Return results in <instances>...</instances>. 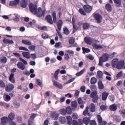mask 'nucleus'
Listing matches in <instances>:
<instances>
[{
	"label": "nucleus",
	"mask_w": 125,
	"mask_h": 125,
	"mask_svg": "<svg viewBox=\"0 0 125 125\" xmlns=\"http://www.w3.org/2000/svg\"><path fill=\"white\" fill-rule=\"evenodd\" d=\"M8 119L9 121V124H11L12 122H14L13 120L15 119V114L13 112H11L9 113Z\"/></svg>",
	"instance_id": "f8f14e48"
},
{
	"label": "nucleus",
	"mask_w": 125,
	"mask_h": 125,
	"mask_svg": "<svg viewBox=\"0 0 125 125\" xmlns=\"http://www.w3.org/2000/svg\"><path fill=\"white\" fill-rule=\"evenodd\" d=\"M45 20L47 21V22L50 24V25H52L53 24V21H52V17L50 15H47L45 17Z\"/></svg>",
	"instance_id": "2eb2a0df"
},
{
	"label": "nucleus",
	"mask_w": 125,
	"mask_h": 125,
	"mask_svg": "<svg viewBox=\"0 0 125 125\" xmlns=\"http://www.w3.org/2000/svg\"><path fill=\"white\" fill-rule=\"evenodd\" d=\"M94 18L97 23H100L102 22V16L98 13H94L93 14Z\"/></svg>",
	"instance_id": "39448f33"
},
{
	"label": "nucleus",
	"mask_w": 125,
	"mask_h": 125,
	"mask_svg": "<svg viewBox=\"0 0 125 125\" xmlns=\"http://www.w3.org/2000/svg\"><path fill=\"white\" fill-rule=\"evenodd\" d=\"M105 9L107 10L108 12H111L112 11V6L111 5V4L110 3H107L105 4Z\"/></svg>",
	"instance_id": "c85d7f7f"
},
{
	"label": "nucleus",
	"mask_w": 125,
	"mask_h": 125,
	"mask_svg": "<svg viewBox=\"0 0 125 125\" xmlns=\"http://www.w3.org/2000/svg\"><path fill=\"white\" fill-rule=\"evenodd\" d=\"M0 87L1 88H3L4 87H5V83L2 80H0Z\"/></svg>",
	"instance_id": "09e8293b"
},
{
	"label": "nucleus",
	"mask_w": 125,
	"mask_h": 125,
	"mask_svg": "<svg viewBox=\"0 0 125 125\" xmlns=\"http://www.w3.org/2000/svg\"><path fill=\"white\" fill-rule=\"evenodd\" d=\"M92 99V101L94 103H96L98 100V96L94 97Z\"/></svg>",
	"instance_id": "69168bd1"
},
{
	"label": "nucleus",
	"mask_w": 125,
	"mask_h": 125,
	"mask_svg": "<svg viewBox=\"0 0 125 125\" xmlns=\"http://www.w3.org/2000/svg\"><path fill=\"white\" fill-rule=\"evenodd\" d=\"M98 93V92L97 91H93L90 94L91 98L93 97H96V96H98V95H97Z\"/></svg>",
	"instance_id": "79ce46f5"
},
{
	"label": "nucleus",
	"mask_w": 125,
	"mask_h": 125,
	"mask_svg": "<svg viewBox=\"0 0 125 125\" xmlns=\"http://www.w3.org/2000/svg\"><path fill=\"white\" fill-rule=\"evenodd\" d=\"M9 80L11 83H15V78H14V73H11L10 75V76L9 77Z\"/></svg>",
	"instance_id": "393cba45"
},
{
	"label": "nucleus",
	"mask_w": 125,
	"mask_h": 125,
	"mask_svg": "<svg viewBox=\"0 0 125 125\" xmlns=\"http://www.w3.org/2000/svg\"><path fill=\"white\" fill-rule=\"evenodd\" d=\"M42 37L43 40H46V39H49V36H48L47 34H42Z\"/></svg>",
	"instance_id": "bf43d9fd"
},
{
	"label": "nucleus",
	"mask_w": 125,
	"mask_h": 125,
	"mask_svg": "<svg viewBox=\"0 0 125 125\" xmlns=\"http://www.w3.org/2000/svg\"><path fill=\"white\" fill-rule=\"evenodd\" d=\"M100 109L102 111H105V110L107 109V106L104 104H103L100 106Z\"/></svg>",
	"instance_id": "e2e57ef3"
},
{
	"label": "nucleus",
	"mask_w": 125,
	"mask_h": 125,
	"mask_svg": "<svg viewBox=\"0 0 125 125\" xmlns=\"http://www.w3.org/2000/svg\"><path fill=\"white\" fill-rule=\"evenodd\" d=\"M59 72H60V69H58L55 72L54 78H55L56 81L58 80V75L59 74Z\"/></svg>",
	"instance_id": "c9c22d12"
},
{
	"label": "nucleus",
	"mask_w": 125,
	"mask_h": 125,
	"mask_svg": "<svg viewBox=\"0 0 125 125\" xmlns=\"http://www.w3.org/2000/svg\"><path fill=\"white\" fill-rule=\"evenodd\" d=\"M89 28H90V25L89 24V23H87L86 22L83 23V30H88Z\"/></svg>",
	"instance_id": "2f4dec72"
},
{
	"label": "nucleus",
	"mask_w": 125,
	"mask_h": 125,
	"mask_svg": "<svg viewBox=\"0 0 125 125\" xmlns=\"http://www.w3.org/2000/svg\"><path fill=\"white\" fill-rule=\"evenodd\" d=\"M17 66L19 69L22 70V71H24V70H25V65H24V63L21 62H19Z\"/></svg>",
	"instance_id": "a211bd4d"
},
{
	"label": "nucleus",
	"mask_w": 125,
	"mask_h": 125,
	"mask_svg": "<svg viewBox=\"0 0 125 125\" xmlns=\"http://www.w3.org/2000/svg\"><path fill=\"white\" fill-rule=\"evenodd\" d=\"M36 83H37V85H39V86H40L41 87H42V82H41L40 79H37L36 80Z\"/></svg>",
	"instance_id": "8fccbe9b"
},
{
	"label": "nucleus",
	"mask_w": 125,
	"mask_h": 125,
	"mask_svg": "<svg viewBox=\"0 0 125 125\" xmlns=\"http://www.w3.org/2000/svg\"><path fill=\"white\" fill-rule=\"evenodd\" d=\"M90 117H84L83 118V120H82L83 123L84 124L86 125H88L89 124V122H90Z\"/></svg>",
	"instance_id": "5701e85b"
},
{
	"label": "nucleus",
	"mask_w": 125,
	"mask_h": 125,
	"mask_svg": "<svg viewBox=\"0 0 125 125\" xmlns=\"http://www.w3.org/2000/svg\"><path fill=\"white\" fill-rule=\"evenodd\" d=\"M117 105L115 104H111L109 106V110H110V111H112L113 112H115V111L117 110Z\"/></svg>",
	"instance_id": "cd10ccee"
},
{
	"label": "nucleus",
	"mask_w": 125,
	"mask_h": 125,
	"mask_svg": "<svg viewBox=\"0 0 125 125\" xmlns=\"http://www.w3.org/2000/svg\"><path fill=\"white\" fill-rule=\"evenodd\" d=\"M52 18L54 23L56 22V12L55 11H52Z\"/></svg>",
	"instance_id": "ea45409f"
},
{
	"label": "nucleus",
	"mask_w": 125,
	"mask_h": 125,
	"mask_svg": "<svg viewBox=\"0 0 125 125\" xmlns=\"http://www.w3.org/2000/svg\"><path fill=\"white\" fill-rule=\"evenodd\" d=\"M66 53H67L68 54V55L70 56V57L71 56H73L74 55V51L73 50H67L65 51Z\"/></svg>",
	"instance_id": "a18cd8bd"
},
{
	"label": "nucleus",
	"mask_w": 125,
	"mask_h": 125,
	"mask_svg": "<svg viewBox=\"0 0 125 125\" xmlns=\"http://www.w3.org/2000/svg\"><path fill=\"white\" fill-rule=\"evenodd\" d=\"M109 54L107 53H104L102 55V57L100 58L102 60H103V62H106L109 60Z\"/></svg>",
	"instance_id": "9b49d317"
},
{
	"label": "nucleus",
	"mask_w": 125,
	"mask_h": 125,
	"mask_svg": "<svg viewBox=\"0 0 125 125\" xmlns=\"http://www.w3.org/2000/svg\"><path fill=\"white\" fill-rule=\"evenodd\" d=\"M98 87L99 89L103 90L104 88H105V86H104V84L102 83V81H100L98 82Z\"/></svg>",
	"instance_id": "7c9ffc66"
},
{
	"label": "nucleus",
	"mask_w": 125,
	"mask_h": 125,
	"mask_svg": "<svg viewBox=\"0 0 125 125\" xmlns=\"http://www.w3.org/2000/svg\"><path fill=\"white\" fill-rule=\"evenodd\" d=\"M97 82V79H96V78L92 77L91 79L90 83H91V84H95V83H96Z\"/></svg>",
	"instance_id": "c03bdc74"
},
{
	"label": "nucleus",
	"mask_w": 125,
	"mask_h": 125,
	"mask_svg": "<svg viewBox=\"0 0 125 125\" xmlns=\"http://www.w3.org/2000/svg\"><path fill=\"white\" fill-rule=\"evenodd\" d=\"M108 99L111 102L114 103L115 102V95H110L108 96Z\"/></svg>",
	"instance_id": "49530a36"
},
{
	"label": "nucleus",
	"mask_w": 125,
	"mask_h": 125,
	"mask_svg": "<svg viewBox=\"0 0 125 125\" xmlns=\"http://www.w3.org/2000/svg\"><path fill=\"white\" fill-rule=\"evenodd\" d=\"M97 118L98 124H99L100 123H101V122L103 121L102 117H101L100 115H98L97 116Z\"/></svg>",
	"instance_id": "5fc2aeb1"
},
{
	"label": "nucleus",
	"mask_w": 125,
	"mask_h": 125,
	"mask_svg": "<svg viewBox=\"0 0 125 125\" xmlns=\"http://www.w3.org/2000/svg\"><path fill=\"white\" fill-rule=\"evenodd\" d=\"M38 117V113H32L30 117V119L28 121V125H33V122H34V119Z\"/></svg>",
	"instance_id": "423d86ee"
},
{
	"label": "nucleus",
	"mask_w": 125,
	"mask_h": 125,
	"mask_svg": "<svg viewBox=\"0 0 125 125\" xmlns=\"http://www.w3.org/2000/svg\"><path fill=\"white\" fill-rule=\"evenodd\" d=\"M15 1H10L9 2V5L10 6H16L19 2H20V0H14Z\"/></svg>",
	"instance_id": "6ab92c4d"
},
{
	"label": "nucleus",
	"mask_w": 125,
	"mask_h": 125,
	"mask_svg": "<svg viewBox=\"0 0 125 125\" xmlns=\"http://www.w3.org/2000/svg\"><path fill=\"white\" fill-rule=\"evenodd\" d=\"M125 61L124 60H121L118 62V63L117 65L116 66L117 69L118 70H121V69H123L125 66Z\"/></svg>",
	"instance_id": "1a4fd4ad"
},
{
	"label": "nucleus",
	"mask_w": 125,
	"mask_h": 125,
	"mask_svg": "<svg viewBox=\"0 0 125 125\" xmlns=\"http://www.w3.org/2000/svg\"><path fill=\"white\" fill-rule=\"evenodd\" d=\"M119 63V59H114L111 62V65L113 68H117V66H118V64Z\"/></svg>",
	"instance_id": "f3484780"
},
{
	"label": "nucleus",
	"mask_w": 125,
	"mask_h": 125,
	"mask_svg": "<svg viewBox=\"0 0 125 125\" xmlns=\"http://www.w3.org/2000/svg\"><path fill=\"white\" fill-rule=\"evenodd\" d=\"M90 125H97L96 121L95 120H91L89 121Z\"/></svg>",
	"instance_id": "338daca9"
},
{
	"label": "nucleus",
	"mask_w": 125,
	"mask_h": 125,
	"mask_svg": "<svg viewBox=\"0 0 125 125\" xmlns=\"http://www.w3.org/2000/svg\"><path fill=\"white\" fill-rule=\"evenodd\" d=\"M22 56H23V57H25V58H26L27 59H30V58H31V55H30V53L28 52H22Z\"/></svg>",
	"instance_id": "a878e982"
},
{
	"label": "nucleus",
	"mask_w": 125,
	"mask_h": 125,
	"mask_svg": "<svg viewBox=\"0 0 125 125\" xmlns=\"http://www.w3.org/2000/svg\"><path fill=\"white\" fill-rule=\"evenodd\" d=\"M66 120H67V124L71 125H72V123H73V119H72V117L71 116H67Z\"/></svg>",
	"instance_id": "e433bc0d"
},
{
	"label": "nucleus",
	"mask_w": 125,
	"mask_h": 125,
	"mask_svg": "<svg viewBox=\"0 0 125 125\" xmlns=\"http://www.w3.org/2000/svg\"><path fill=\"white\" fill-rule=\"evenodd\" d=\"M77 101L79 104H84V102L82 99V98H79Z\"/></svg>",
	"instance_id": "13d9d810"
},
{
	"label": "nucleus",
	"mask_w": 125,
	"mask_h": 125,
	"mask_svg": "<svg viewBox=\"0 0 125 125\" xmlns=\"http://www.w3.org/2000/svg\"><path fill=\"white\" fill-rule=\"evenodd\" d=\"M72 118L74 120H77V119L79 118V116H78V114H77V113H74L73 114Z\"/></svg>",
	"instance_id": "0e129e2a"
},
{
	"label": "nucleus",
	"mask_w": 125,
	"mask_h": 125,
	"mask_svg": "<svg viewBox=\"0 0 125 125\" xmlns=\"http://www.w3.org/2000/svg\"><path fill=\"white\" fill-rule=\"evenodd\" d=\"M60 113L62 115L65 116V115H66L67 114V111L65 109H60Z\"/></svg>",
	"instance_id": "3c124183"
},
{
	"label": "nucleus",
	"mask_w": 125,
	"mask_h": 125,
	"mask_svg": "<svg viewBox=\"0 0 125 125\" xmlns=\"http://www.w3.org/2000/svg\"><path fill=\"white\" fill-rule=\"evenodd\" d=\"M64 60H69V59H70V55H69V54L67 53H65L64 55Z\"/></svg>",
	"instance_id": "6e6d98bb"
},
{
	"label": "nucleus",
	"mask_w": 125,
	"mask_h": 125,
	"mask_svg": "<svg viewBox=\"0 0 125 125\" xmlns=\"http://www.w3.org/2000/svg\"><path fill=\"white\" fill-rule=\"evenodd\" d=\"M13 105H15V106L17 108L20 107V104L19 103L17 102V101H15L13 103Z\"/></svg>",
	"instance_id": "774afa93"
},
{
	"label": "nucleus",
	"mask_w": 125,
	"mask_h": 125,
	"mask_svg": "<svg viewBox=\"0 0 125 125\" xmlns=\"http://www.w3.org/2000/svg\"><path fill=\"white\" fill-rule=\"evenodd\" d=\"M21 6L23 7V8H26V7H27V2H26V0H21Z\"/></svg>",
	"instance_id": "72a5a7b5"
},
{
	"label": "nucleus",
	"mask_w": 125,
	"mask_h": 125,
	"mask_svg": "<svg viewBox=\"0 0 125 125\" xmlns=\"http://www.w3.org/2000/svg\"><path fill=\"white\" fill-rule=\"evenodd\" d=\"M77 125H83V120L81 119H79L77 121Z\"/></svg>",
	"instance_id": "680f3d73"
},
{
	"label": "nucleus",
	"mask_w": 125,
	"mask_h": 125,
	"mask_svg": "<svg viewBox=\"0 0 125 125\" xmlns=\"http://www.w3.org/2000/svg\"><path fill=\"white\" fill-rule=\"evenodd\" d=\"M59 117V114L56 112V111H54L51 112L50 115V117L51 119H54L55 121L58 120V118Z\"/></svg>",
	"instance_id": "9d476101"
},
{
	"label": "nucleus",
	"mask_w": 125,
	"mask_h": 125,
	"mask_svg": "<svg viewBox=\"0 0 125 125\" xmlns=\"http://www.w3.org/2000/svg\"><path fill=\"white\" fill-rule=\"evenodd\" d=\"M65 110L66 111V113H67L68 114H72V109H71L70 106L67 107Z\"/></svg>",
	"instance_id": "603ef678"
},
{
	"label": "nucleus",
	"mask_w": 125,
	"mask_h": 125,
	"mask_svg": "<svg viewBox=\"0 0 125 125\" xmlns=\"http://www.w3.org/2000/svg\"><path fill=\"white\" fill-rule=\"evenodd\" d=\"M84 41L85 42V43L87 44H89V45H91V44L93 43V42H94V39H92L89 36H86L84 39Z\"/></svg>",
	"instance_id": "20e7f679"
},
{
	"label": "nucleus",
	"mask_w": 125,
	"mask_h": 125,
	"mask_svg": "<svg viewBox=\"0 0 125 125\" xmlns=\"http://www.w3.org/2000/svg\"><path fill=\"white\" fill-rule=\"evenodd\" d=\"M82 50H83V54H84L85 53H88L90 51V49H89V48H88L83 47Z\"/></svg>",
	"instance_id": "a19ab883"
},
{
	"label": "nucleus",
	"mask_w": 125,
	"mask_h": 125,
	"mask_svg": "<svg viewBox=\"0 0 125 125\" xmlns=\"http://www.w3.org/2000/svg\"><path fill=\"white\" fill-rule=\"evenodd\" d=\"M79 12L80 13V14H82V15H86V12L83 8H80L79 10Z\"/></svg>",
	"instance_id": "37998d69"
},
{
	"label": "nucleus",
	"mask_w": 125,
	"mask_h": 125,
	"mask_svg": "<svg viewBox=\"0 0 125 125\" xmlns=\"http://www.w3.org/2000/svg\"><path fill=\"white\" fill-rule=\"evenodd\" d=\"M19 50H24V51H29V50L25 47L20 46L19 48Z\"/></svg>",
	"instance_id": "4d7b16f0"
},
{
	"label": "nucleus",
	"mask_w": 125,
	"mask_h": 125,
	"mask_svg": "<svg viewBox=\"0 0 125 125\" xmlns=\"http://www.w3.org/2000/svg\"><path fill=\"white\" fill-rule=\"evenodd\" d=\"M29 9L31 13L34 15L38 9V6L33 3H30L29 4Z\"/></svg>",
	"instance_id": "7ed1b4c3"
},
{
	"label": "nucleus",
	"mask_w": 125,
	"mask_h": 125,
	"mask_svg": "<svg viewBox=\"0 0 125 125\" xmlns=\"http://www.w3.org/2000/svg\"><path fill=\"white\" fill-rule=\"evenodd\" d=\"M85 69H83L81 71H80L79 72H77L76 74V76L77 77H80V76H82V75L83 74V73H84Z\"/></svg>",
	"instance_id": "de8ad7c7"
},
{
	"label": "nucleus",
	"mask_w": 125,
	"mask_h": 125,
	"mask_svg": "<svg viewBox=\"0 0 125 125\" xmlns=\"http://www.w3.org/2000/svg\"><path fill=\"white\" fill-rule=\"evenodd\" d=\"M80 95V91L76 90L75 91V94H74V97H76V98H78L79 97V95Z\"/></svg>",
	"instance_id": "052dcab7"
},
{
	"label": "nucleus",
	"mask_w": 125,
	"mask_h": 125,
	"mask_svg": "<svg viewBox=\"0 0 125 125\" xmlns=\"http://www.w3.org/2000/svg\"><path fill=\"white\" fill-rule=\"evenodd\" d=\"M59 121L62 124H64L65 123H66V118H65L64 117H60L59 118Z\"/></svg>",
	"instance_id": "58836bf2"
},
{
	"label": "nucleus",
	"mask_w": 125,
	"mask_h": 125,
	"mask_svg": "<svg viewBox=\"0 0 125 125\" xmlns=\"http://www.w3.org/2000/svg\"><path fill=\"white\" fill-rule=\"evenodd\" d=\"M53 85L55 86V87H57V88H59V89H62L63 88V85L56 81L53 80Z\"/></svg>",
	"instance_id": "4468645a"
},
{
	"label": "nucleus",
	"mask_w": 125,
	"mask_h": 125,
	"mask_svg": "<svg viewBox=\"0 0 125 125\" xmlns=\"http://www.w3.org/2000/svg\"><path fill=\"white\" fill-rule=\"evenodd\" d=\"M109 96V92H107L106 91L102 93V100L105 101L107 100V98H108V96Z\"/></svg>",
	"instance_id": "412c9836"
},
{
	"label": "nucleus",
	"mask_w": 125,
	"mask_h": 125,
	"mask_svg": "<svg viewBox=\"0 0 125 125\" xmlns=\"http://www.w3.org/2000/svg\"><path fill=\"white\" fill-rule=\"evenodd\" d=\"M62 26H63V21H62V20H60L58 21L57 24V28L59 31H61Z\"/></svg>",
	"instance_id": "b1692460"
},
{
	"label": "nucleus",
	"mask_w": 125,
	"mask_h": 125,
	"mask_svg": "<svg viewBox=\"0 0 125 125\" xmlns=\"http://www.w3.org/2000/svg\"><path fill=\"white\" fill-rule=\"evenodd\" d=\"M1 124L5 125L7 123L9 124V119L7 116H3L0 119Z\"/></svg>",
	"instance_id": "6e6552de"
},
{
	"label": "nucleus",
	"mask_w": 125,
	"mask_h": 125,
	"mask_svg": "<svg viewBox=\"0 0 125 125\" xmlns=\"http://www.w3.org/2000/svg\"><path fill=\"white\" fill-rule=\"evenodd\" d=\"M95 105H94V104L91 103L89 106V110L90 112H92L93 113V112H95Z\"/></svg>",
	"instance_id": "c756f323"
},
{
	"label": "nucleus",
	"mask_w": 125,
	"mask_h": 125,
	"mask_svg": "<svg viewBox=\"0 0 125 125\" xmlns=\"http://www.w3.org/2000/svg\"><path fill=\"white\" fill-rule=\"evenodd\" d=\"M83 8L86 13H90L92 10V6L88 4L84 5Z\"/></svg>",
	"instance_id": "0eeeda50"
},
{
	"label": "nucleus",
	"mask_w": 125,
	"mask_h": 125,
	"mask_svg": "<svg viewBox=\"0 0 125 125\" xmlns=\"http://www.w3.org/2000/svg\"><path fill=\"white\" fill-rule=\"evenodd\" d=\"M45 12H46V10L45 9H44L42 10V7H39L37 8V10L34 13V15H36L37 17H39V18H41V17H42V16L44 17Z\"/></svg>",
	"instance_id": "f257e3e1"
},
{
	"label": "nucleus",
	"mask_w": 125,
	"mask_h": 125,
	"mask_svg": "<svg viewBox=\"0 0 125 125\" xmlns=\"http://www.w3.org/2000/svg\"><path fill=\"white\" fill-rule=\"evenodd\" d=\"M91 90L92 91H97V87L95 85H92L90 87Z\"/></svg>",
	"instance_id": "864d4df0"
},
{
	"label": "nucleus",
	"mask_w": 125,
	"mask_h": 125,
	"mask_svg": "<svg viewBox=\"0 0 125 125\" xmlns=\"http://www.w3.org/2000/svg\"><path fill=\"white\" fill-rule=\"evenodd\" d=\"M93 48L94 49L98 50V49H103V46L100 44H97V43H93L92 45Z\"/></svg>",
	"instance_id": "aec40b11"
},
{
	"label": "nucleus",
	"mask_w": 125,
	"mask_h": 125,
	"mask_svg": "<svg viewBox=\"0 0 125 125\" xmlns=\"http://www.w3.org/2000/svg\"><path fill=\"white\" fill-rule=\"evenodd\" d=\"M3 98H4V100L5 101H6V102H8V101H10V100L11 99L10 96L5 94H4L3 95Z\"/></svg>",
	"instance_id": "473e14b6"
},
{
	"label": "nucleus",
	"mask_w": 125,
	"mask_h": 125,
	"mask_svg": "<svg viewBox=\"0 0 125 125\" xmlns=\"http://www.w3.org/2000/svg\"><path fill=\"white\" fill-rule=\"evenodd\" d=\"M88 110H89V107L86 106L85 109L83 111V116L91 117H92V114L88 113Z\"/></svg>",
	"instance_id": "dca6fc26"
},
{
	"label": "nucleus",
	"mask_w": 125,
	"mask_h": 125,
	"mask_svg": "<svg viewBox=\"0 0 125 125\" xmlns=\"http://www.w3.org/2000/svg\"><path fill=\"white\" fill-rule=\"evenodd\" d=\"M97 78L98 79H102L103 78V72L101 71H98L97 73Z\"/></svg>",
	"instance_id": "f704fd0d"
},
{
	"label": "nucleus",
	"mask_w": 125,
	"mask_h": 125,
	"mask_svg": "<svg viewBox=\"0 0 125 125\" xmlns=\"http://www.w3.org/2000/svg\"><path fill=\"white\" fill-rule=\"evenodd\" d=\"M71 107L73 110H75L78 107V102L77 101H72L71 103Z\"/></svg>",
	"instance_id": "4be33fe9"
},
{
	"label": "nucleus",
	"mask_w": 125,
	"mask_h": 125,
	"mask_svg": "<svg viewBox=\"0 0 125 125\" xmlns=\"http://www.w3.org/2000/svg\"><path fill=\"white\" fill-rule=\"evenodd\" d=\"M0 62L2 64H6V62H7V58L5 56H2L0 58Z\"/></svg>",
	"instance_id": "bb28decb"
},
{
	"label": "nucleus",
	"mask_w": 125,
	"mask_h": 125,
	"mask_svg": "<svg viewBox=\"0 0 125 125\" xmlns=\"http://www.w3.org/2000/svg\"><path fill=\"white\" fill-rule=\"evenodd\" d=\"M14 88V85L11 83H9L5 87V90L7 92L12 91Z\"/></svg>",
	"instance_id": "ddd939ff"
},
{
	"label": "nucleus",
	"mask_w": 125,
	"mask_h": 125,
	"mask_svg": "<svg viewBox=\"0 0 125 125\" xmlns=\"http://www.w3.org/2000/svg\"><path fill=\"white\" fill-rule=\"evenodd\" d=\"M63 31L64 35H68L70 34V31L69 30V29H68V28H67V27H64L63 28Z\"/></svg>",
	"instance_id": "4c0bfd02"
},
{
	"label": "nucleus",
	"mask_w": 125,
	"mask_h": 125,
	"mask_svg": "<svg viewBox=\"0 0 125 125\" xmlns=\"http://www.w3.org/2000/svg\"><path fill=\"white\" fill-rule=\"evenodd\" d=\"M21 42L25 45H30L28 47V48L30 50H32V51H34L36 49V46L32 45V42L28 40H22Z\"/></svg>",
	"instance_id": "f03ea898"
}]
</instances>
